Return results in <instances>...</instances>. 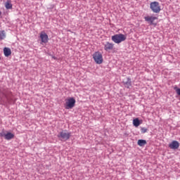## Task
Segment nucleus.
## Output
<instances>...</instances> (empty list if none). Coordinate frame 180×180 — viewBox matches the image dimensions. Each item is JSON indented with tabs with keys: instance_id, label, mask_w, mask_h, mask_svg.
Here are the masks:
<instances>
[{
	"instance_id": "nucleus-1",
	"label": "nucleus",
	"mask_w": 180,
	"mask_h": 180,
	"mask_svg": "<svg viewBox=\"0 0 180 180\" xmlns=\"http://www.w3.org/2000/svg\"><path fill=\"white\" fill-rule=\"evenodd\" d=\"M127 37L123 34H117L111 37V40L116 43L117 44H120L122 41H124L126 40Z\"/></svg>"
},
{
	"instance_id": "nucleus-2",
	"label": "nucleus",
	"mask_w": 180,
	"mask_h": 180,
	"mask_svg": "<svg viewBox=\"0 0 180 180\" xmlns=\"http://www.w3.org/2000/svg\"><path fill=\"white\" fill-rule=\"evenodd\" d=\"M150 8L154 13H160L161 12V6H160V3L158 1L151 2Z\"/></svg>"
},
{
	"instance_id": "nucleus-3",
	"label": "nucleus",
	"mask_w": 180,
	"mask_h": 180,
	"mask_svg": "<svg viewBox=\"0 0 180 180\" xmlns=\"http://www.w3.org/2000/svg\"><path fill=\"white\" fill-rule=\"evenodd\" d=\"M75 98L73 97L68 98L65 100V109H72L75 106Z\"/></svg>"
},
{
	"instance_id": "nucleus-4",
	"label": "nucleus",
	"mask_w": 180,
	"mask_h": 180,
	"mask_svg": "<svg viewBox=\"0 0 180 180\" xmlns=\"http://www.w3.org/2000/svg\"><path fill=\"white\" fill-rule=\"evenodd\" d=\"M93 58L96 64H102L103 63V56L99 51H96L93 54Z\"/></svg>"
},
{
	"instance_id": "nucleus-5",
	"label": "nucleus",
	"mask_w": 180,
	"mask_h": 180,
	"mask_svg": "<svg viewBox=\"0 0 180 180\" xmlns=\"http://www.w3.org/2000/svg\"><path fill=\"white\" fill-rule=\"evenodd\" d=\"M58 137L59 139H62V140H64L65 141H67V140H68L71 137V133L67 131H62L58 135Z\"/></svg>"
},
{
	"instance_id": "nucleus-6",
	"label": "nucleus",
	"mask_w": 180,
	"mask_h": 180,
	"mask_svg": "<svg viewBox=\"0 0 180 180\" xmlns=\"http://www.w3.org/2000/svg\"><path fill=\"white\" fill-rule=\"evenodd\" d=\"M41 43H49V35L44 31L41 32L39 34Z\"/></svg>"
},
{
	"instance_id": "nucleus-7",
	"label": "nucleus",
	"mask_w": 180,
	"mask_h": 180,
	"mask_svg": "<svg viewBox=\"0 0 180 180\" xmlns=\"http://www.w3.org/2000/svg\"><path fill=\"white\" fill-rule=\"evenodd\" d=\"M144 19H145L146 22H148L150 25H156L154 23V20H157V19H158V18L155 17V16L148 15V16L145 17Z\"/></svg>"
},
{
	"instance_id": "nucleus-8",
	"label": "nucleus",
	"mask_w": 180,
	"mask_h": 180,
	"mask_svg": "<svg viewBox=\"0 0 180 180\" xmlns=\"http://www.w3.org/2000/svg\"><path fill=\"white\" fill-rule=\"evenodd\" d=\"M169 147L172 150H178L179 148V142L178 141H173L169 144Z\"/></svg>"
},
{
	"instance_id": "nucleus-9",
	"label": "nucleus",
	"mask_w": 180,
	"mask_h": 180,
	"mask_svg": "<svg viewBox=\"0 0 180 180\" xmlns=\"http://www.w3.org/2000/svg\"><path fill=\"white\" fill-rule=\"evenodd\" d=\"M113 47H115V44H112L110 42H106L104 44V50L105 51H110L113 49Z\"/></svg>"
},
{
	"instance_id": "nucleus-10",
	"label": "nucleus",
	"mask_w": 180,
	"mask_h": 180,
	"mask_svg": "<svg viewBox=\"0 0 180 180\" xmlns=\"http://www.w3.org/2000/svg\"><path fill=\"white\" fill-rule=\"evenodd\" d=\"M4 56L6 57H9V56H11V54H12V51H11V49H9V48H4Z\"/></svg>"
},
{
	"instance_id": "nucleus-11",
	"label": "nucleus",
	"mask_w": 180,
	"mask_h": 180,
	"mask_svg": "<svg viewBox=\"0 0 180 180\" xmlns=\"http://www.w3.org/2000/svg\"><path fill=\"white\" fill-rule=\"evenodd\" d=\"M124 85L125 88H130V86H131V79H130V78L128 77L127 79V82H124Z\"/></svg>"
},
{
	"instance_id": "nucleus-12",
	"label": "nucleus",
	"mask_w": 180,
	"mask_h": 180,
	"mask_svg": "<svg viewBox=\"0 0 180 180\" xmlns=\"http://www.w3.org/2000/svg\"><path fill=\"white\" fill-rule=\"evenodd\" d=\"M13 137H15V135L11 132H8V133L6 134V135H5L6 140H12V139H13Z\"/></svg>"
},
{
	"instance_id": "nucleus-13",
	"label": "nucleus",
	"mask_w": 180,
	"mask_h": 180,
	"mask_svg": "<svg viewBox=\"0 0 180 180\" xmlns=\"http://www.w3.org/2000/svg\"><path fill=\"white\" fill-rule=\"evenodd\" d=\"M137 144L140 147H143V146H146V144H147V141L144 139H139L137 142Z\"/></svg>"
},
{
	"instance_id": "nucleus-14",
	"label": "nucleus",
	"mask_w": 180,
	"mask_h": 180,
	"mask_svg": "<svg viewBox=\"0 0 180 180\" xmlns=\"http://www.w3.org/2000/svg\"><path fill=\"white\" fill-rule=\"evenodd\" d=\"M133 124L135 126V127H139L140 124V120H139V118L133 120Z\"/></svg>"
},
{
	"instance_id": "nucleus-15",
	"label": "nucleus",
	"mask_w": 180,
	"mask_h": 180,
	"mask_svg": "<svg viewBox=\"0 0 180 180\" xmlns=\"http://www.w3.org/2000/svg\"><path fill=\"white\" fill-rule=\"evenodd\" d=\"M6 9H12V3L11 1H7L5 4Z\"/></svg>"
},
{
	"instance_id": "nucleus-16",
	"label": "nucleus",
	"mask_w": 180,
	"mask_h": 180,
	"mask_svg": "<svg viewBox=\"0 0 180 180\" xmlns=\"http://www.w3.org/2000/svg\"><path fill=\"white\" fill-rule=\"evenodd\" d=\"M6 37V34H5V31H0V40H4Z\"/></svg>"
},
{
	"instance_id": "nucleus-17",
	"label": "nucleus",
	"mask_w": 180,
	"mask_h": 180,
	"mask_svg": "<svg viewBox=\"0 0 180 180\" xmlns=\"http://www.w3.org/2000/svg\"><path fill=\"white\" fill-rule=\"evenodd\" d=\"M148 129H147V128H146V127H142V128H141V133L143 134H144V133H147V131H148Z\"/></svg>"
},
{
	"instance_id": "nucleus-18",
	"label": "nucleus",
	"mask_w": 180,
	"mask_h": 180,
	"mask_svg": "<svg viewBox=\"0 0 180 180\" xmlns=\"http://www.w3.org/2000/svg\"><path fill=\"white\" fill-rule=\"evenodd\" d=\"M4 96H5L6 99L8 101V102H10V100H9V94L4 93Z\"/></svg>"
},
{
	"instance_id": "nucleus-19",
	"label": "nucleus",
	"mask_w": 180,
	"mask_h": 180,
	"mask_svg": "<svg viewBox=\"0 0 180 180\" xmlns=\"http://www.w3.org/2000/svg\"><path fill=\"white\" fill-rule=\"evenodd\" d=\"M0 136H1V137H4L5 138V136H6V134H5V132H1V133H0Z\"/></svg>"
},
{
	"instance_id": "nucleus-20",
	"label": "nucleus",
	"mask_w": 180,
	"mask_h": 180,
	"mask_svg": "<svg viewBox=\"0 0 180 180\" xmlns=\"http://www.w3.org/2000/svg\"><path fill=\"white\" fill-rule=\"evenodd\" d=\"M176 92L177 95H180V89H176Z\"/></svg>"
},
{
	"instance_id": "nucleus-21",
	"label": "nucleus",
	"mask_w": 180,
	"mask_h": 180,
	"mask_svg": "<svg viewBox=\"0 0 180 180\" xmlns=\"http://www.w3.org/2000/svg\"><path fill=\"white\" fill-rule=\"evenodd\" d=\"M1 15H2V12L0 11V16H1Z\"/></svg>"
},
{
	"instance_id": "nucleus-22",
	"label": "nucleus",
	"mask_w": 180,
	"mask_h": 180,
	"mask_svg": "<svg viewBox=\"0 0 180 180\" xmlns=\"http://www.w3.org/2000/svg\"><path fill=\"white\" fill-rule=\"evenodd\" d=\"M9 94H12V92H10Z\"/></svg>"
}]
</instances>
